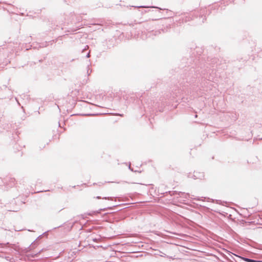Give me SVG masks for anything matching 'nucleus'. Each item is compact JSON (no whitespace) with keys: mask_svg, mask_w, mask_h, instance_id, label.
<instances>
[{"mask_svg":"<svg viewBox=\"0 0 262 262\" xmlns=\"http://www.w3.org/2000/svg\"><path fill=\"white\" fill-rule=\"evenodd\" d=\"M208 71L207 70L204 69L200 71V69H198L195 70L193 68L190 69V72L187 75V77L186 78V81L189 83H191L193 81V79L198 77V75H200L202 78H208V80H210L211 78L210 77H208L207 75Z\"/></svg>","mask_w":262,"mask_h":262,"instance_id":"nucleus-1","label":"nucleus"},{"mask_svg":"<svg viewBox=\"0 0 262 262\" xmlns=\"http://www.w3.org/2000/svg\"><path fill=\"white\" fill-rule=\"evenodd\" d=\"M188 177L194 179L202 180L204 178V173L202 172L194 171L193 174H189Z\"/></svg>","mask_w":262,"mask_h":262,"instance_id":"nucleus-2","label":"nucleus"},{"mask_svg":"<svg viewBox=\"0 0 262 262\" xmlns=\"http://www.w3.org/2000/svg\"><path fill=\"white\" fill-rule=\"evenodd\" d=\"M243 259L247 262H262V261L261 260H256L255 259H252L247 257H243Z\"/></svg>","mask_w":262,"mask_h":262,"instance_id":"nucleus-3","label":"nucleus"},{"mask_svg":"<svg viewBox=\"0 0 262 262\" xmlns=\"http://www.w3.org/2000/svg\"><path fill=\"white\" fill-rule=\"evenodd\" d=\"M179 194L180 195V196H183L185 199L190 198V194L189 193H185V192H179Z\"/></svg>","mask_w":262,"mask_h":262,"instance_id":"nucleus-4","label":"nucleus"},{"mask_svg":"<svg viewBox=\"0 0 262 262\" xmlns=\"http://www.w3.org/2000/svg\"><path fill=\"white\" fill-rule=\"evenodd\" d=\"M137 8H157V9H161L159 7H149V6H137Z\"/></svg>","mask_w":262,"mask_h":262,"instance_id":"nucleus-5","label":"nucleus"},{"mask_svg":"<svg viewBox=\"0 0 262 262\" xmlns=\"http://www.w3.org/2000/svg\"><path fill=\"white\" fill-rule=\"evenodd\" d=\"M15 180L13 178L10 179V184H9L10 187H12V186H14L15 185L14 183Z\"/></svg>","mask_w":262,"mask_h":262,"instance_id":"nucleus-6","label":"nucleus"},{"mask_svg":"<svg viewBox=\"0 0 262 262\" xmlns=\"http://www.w3.org/2000/svg\"><path fill=\"white\" fill-rule=\"evenodd\" d=\"M231 117L232 118V120L235 121L237 119V115L236 114H234V113H232L231 114Z\"/></svg>","mask_w":262,"mask_h":262,"instance_id":"nucleus-7","label":"nucleus"},{"mask_svg":"<svg viewBox=\"0 0 262 262\" xmlns=\"http://www.w3.org/2000/svg\"><path fill=\"white\" fill-rule=\"evenodd\" d=\"M96 198L97 199H105V200H112V198H110V197H103V198H101V196H96Z\"/></svg>","mask_w":262,"mask_h":262,"instance_id":"nucleus-8","label":"nucleus"},{"mask_svg":"<svg viewBox=\"0 0 262 262\" xmlns=\"http://www.w3.org/2000/svg\"><path fill=\"white\" fill-rule=\"evenodd\" d=\"M191 17L190 15H188V16H186L185 17V19H183V20L185 21V22H187L188 21H189L190 19H191Z\"/></svg>","mask_w":262,"mask_h":262,"instance_id":"nucleus-9","label":"nucleus"},{"mask_svg":"<svg viewBox=\"0 0 262 262\" xmlns=\"http://www.w3.org/2000/svg\"><path fill=\"white\" fill-rule=\"evenodd\" d=\"M129 169L132 171H134V172H141V170H134L133 168H132L131 167V166L130 165H129Z\"/></svg>","mask_w":262,"mask_h":262,"instance_id":"nucleus-10","label":"nucleus"},{"mask_svg":"<svg viewBox=\"0 0 262 262\" xmlns=\"http://www.w3.org/2000/svg\"><path fill=\"white\" fill-rule=\"evenodd\" d=\"M203 198H199V197H198V198H193L194 200H198V201H201V200H202L203 201V199H202Z\"/></svg>","mask_w":262,"mask_h":262,"instance_id":"nucleus-11","label":"nucleus"},{"mask_svg":"<svg viewBox=\"0 0 262 262\" xmlns=\"http://www.w3.org/2000/svg\"><path fill=\"white\" fill-rule=\"evenodd\" d=\"M90 57V52H89L86 55V58H89Z\"/></svg>","mask_w":262,"mask_h":262,"instance_id":"nucleus-12","label":"nucleus"},{"mask_svg":"<svg viewBox=\"0 0 262 262\" xmlns=\"http://www.w3.org/2000/svg\"><path fill=\"white\" fill-rule=\"evenodd\" d=\"M89 66H90V65H89V64H88V68H89ZM91 71H90V72H89V69H88L87 73H88V75H89V74L91 73Z\"/></svg>","mask_w":262,"mask_h":262,"instance_id":"nucleus-13","label":"nucleus"},{"mask_svg":"<svg viewBox=\"0 0 262 262\" xmlns=\"http://www.w3.org/2000/svg\"><path fill=\"white\" fill-rule=\"evenodd\" d=\"M88 48H89V46H87V45H86V46H85V47L84 49H83V50H82V52H83L84 50H86L87 49H88Z\"/></svg>","mask_w":262,"mask_h":262,"instance_id":"nucleus-14","label":"nucleus"},{"mask_svg":"<svg viewBox=\"0 0 262 262\" xmlns=\"http://www.w3.org/2000/svg\"><path fill=\"white\" fill-rule=\"evenodd\" d=\"M221 200H216V203L217 204H221Z\"/></svg>","mask_w":262,"mask_h":262,"instance_id":"nucleus-15","label":"nucleus"},{"mask_svg":"<svg viewBox=\"0 0 262 262\" xmlns=\"http://www.w3.org/2000/svg\"><path fill=\"white\" fill-rule=\"evenodd\" d=\"M97 239L96 238H94V239H93V241H97Z\"/></svg>","mask_w":262,"mask_h":262,"instance_id":"nucleus-16","label":"nucleus"},{"mask_svg":"<svg viewBox=\"0 0 262 262\" xmlns=\"http://www.w3.org/2000/svg\"><path fill=\"white\" fill-rule=\"evenodd\" d=\"M119 116H122V115L121 114H118Z\"/></svg>","mask_w":262,"mask_h":262,"instance_id":"nucleus-17","label":"nucleus"}]
</instances>
